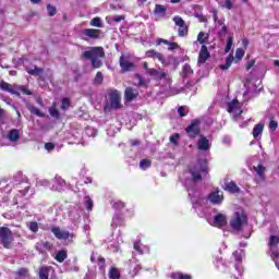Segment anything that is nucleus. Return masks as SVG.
Listing matches in <instances>:
<instances>
[{"label":"nucleus","instance_id":"nucleus-1","mask_svg":"<svg viewBox=\"0 0 279 279\" xmlns=\"http://www.w3.org/2000/svg\"><path fill=\"white\" fill-rule=\"evenodd\" d=\"M106 57V52L104 51V47H88L87 50L83 51L81 54L82 60H88L93 66V69H101L104 65V58Z\"/></svg>","mask_w":279,"mask_h":279},{"label":"nucleus","instance_id":"nucleus-2","mask_svg":"<svg viewBox=\"0 0 279 279\" xmlns=\"http://www.w3.org/2000/svg\"><path fill=\"white\" fill-rule=\"evenodd\" d=\"M190 173L193 180L187 179L184 181L182 177H180L181 182L183 184H193V182H199L202 180V175H206L208 173V161L206 159H199L194 166L190 167Z\"/></svg>","mask_w":279,"mask_h":279},{"label":"nucleus","instance_id":"nucleus-3","mask_svg":"<svg viewBox=\"0 0 279 279\" xmlns=\"http://www.w3.org/2000/svg\"><path fill=\"white\" fill-rule=\"evenodd\" d=\"M15 196L13 197V204L16 206L17 204H25L32 195H34V191L32 186L27 182H20L14 184Z\"/></svg>","mask_w":279,"mask_h":279},{"label":"nucleus","instance_id":"nucleus-4","mask_svg":"<svg viewBox=\"0 0 279 279\" xmlns=\"http://www.w3.org/2000/svg\"><path fill=\"white\" fill-rule=\"evenodd\" d=\"M247 226V215L242 209L235 211L230 220V227L235 232H241L243 228Z\"/></svg>","mask_w":279,"mask_h":279},{"label":"nucleus","instance_id":"nucleus-5","mask_svg":"<svg viewBox=\"0 0 279 279\" xmlns=\"http://www.w3.org/2000/svg\"><path fill=\"white\" fill-rule=\"evenodd\" d=\"M187 193L191 197L193 208L197 213L198 217H206V213H204V209H202V205L204 204L205 199L202 198L193 189H187Z\"/></svg>","mask_w":279,"mask_h":279},{"label":"nucleus","instance_id":"nucleus-6","mask_svg":"<svg viewBox=\"0 0 279 279\" xmlns=\"http://www.w3.org/2000/svg\"><path fill=\"white\" fill-rule=\"evenodd\" d=\"M0 243L7 250L12 247V243H14V236H12V230L7 227H0Z\"/></svg>","mask_w":279,"mask_h":279},{"label":"nucleus","instance_id":"nucleus-7","mask_svg":"<svg viewBox=\"0 0 279 279\" xmlns=\"http://www.w3.org/2000/svg\"><path fill=\"white\" fill-rule=\"evenodd\" d=\"M50 230L56 239H59V241H64L65 243H73V239H75V234L66 230L60 229V227H52Z\"/></svg>","mask_w":279,"mask_h":279},{"label":"nucleus","instance_id":"nucleus-8","mask_svg":"<svg viewBox=\"0 0 279 279\" xmlns=\"http://www.w3.org/2000/svg\"><path fill=\"white\" fill-rule=\"evenodd\" d=\"M227 110L232 116L233 121L239 119L240 114H243V107L239 100L234 99L227 105Z\"/></svg>","mask_w":279,"mask_h":279},{"label":"nucleus","instance_id":"nucleus-9","mask_svg":"<svg viewBox=\"0 0 279 279\" xmlns=\"http://www.w3.org/2000/svg\"><path fill=\"white\" fill-rule=\"evenodd\" d=\"M110 107L114 110L121 108V93L117 89H111L108 93Z\"/></svg>","mask_w":279,"mask_h":279},{"label":"nucleus","instance_id":"nucleus-10","mask_svg":"<svg viewBox=\"0 0 279 279\" xmlns=\"http://www.w3.org/2000/svg\"><path fill=\"white\" fill-rule=\"evenodd\" d=\"M185 132L189 138H197L201 135L199 120H193L190 125L186 126Z\"/></svg>","mask_w":279,"mask_h":279},{"label":"nucleus","instance_id":"nucleus-11","mask_svg":"<svg viewBox=\"0 0 279 279\" xmlns=\"http://www.w3.org/2000/svg\"><path fill=\"white\" fill-rule=\"evenodd\" d=\"M66 189H68L66 181H64L62 177L56 175L52 179L50 191H57L58 193H62V191H66Z\"/></svg>","mask_w":279,"mask_h":279},{"label":"nucleus","instance_id":"nucleus-12","mask_svg":"<svg viewBox=\"0 0 279 279\" xmlns=\"http://www.w3.org/2000/svg\"><path fill=\"white\" fill-rule=\"evenodd\" d=\"M207 199L215 206H221V204H223V192L216 189L208 194Z\"/></svg>","mask_w":279,"mask_h":279},{"label":"nucleus","instance_id":"nucleus-13","mask_svg":"<svg viewBox=\"0 0 279 279\" xmlns=\"http://www.w3.org/2000/svg\"><path fill=\"white\" fill-rule=\"evenodd\" d=\"M99 34H101L100 29L86 28L81 32V36H82L81 38L82 40H87L86 38H92L93 40H97V38H99Z\"/></svg>","mask_w":279,"mask_h":279},{"label":"nucleus","instance_id":"nucleus-14","mask_svg":"<svg viewBox=\"0 0 279 279\" xmlns=\"http://www.w3.org/2000/svg\"><path fill=\"white\" fill-rule=\"evenodd\" d=\"M173 22L179 27V36L184 37L186 34H189V26H186V23L184 20H182V17L174 16Z\"/></svg>","mask_w":279,"mask_h":279},{"label":"nucleus","instance_id":"nucleus-15","mask_svg":"<svg viewBox=\"0 0 279 279\" xmlns=\"http://www.w3.org/2000/svg\"><path fill=\"white\" fill-rule=\"evenodd\" d=\"M121 243H123V238L121 235H117L116 240L108 241V250L117 254V252H121Z\"/></svg>","mask_w":279,"mask_h":279},{"label":"nucleus","instance_id":"nucleus-16","mask_svg":"<svg viewBox=\"0 0 279 279\" xmlns=\"http://www.w3.org/2000/svg\"><path fill=\"white\" fill-rule=\"evenodd\" d=\"M129 265V274L132 278L135 276H138V271L141 269V263H138V259L132 258L128 262Z\"/></svg>","mask_w":279,"mask_h":279},{"label":"nucleus","instance_id":"nucleus-17","mask_svg":"<svg viewBox=\"0 0 279 279\" xmlns=\"http://www.w3.org/2000/svg\"><path fill=\"white\" fill-rule=\"evenodd\" d=\"M243 254H245L243 251L233 252L234 259L236 260V264L234 265V269L238 272V276H243V266L241 264V260L243 258Z\"/></svg>","mask_w":279,"mask_h":279},{"label":"nucleus","instance_id":"nucleus-18","mask_svg":"<svg viewBox=\"0 0 279 279\" xmlns=\"http://www.w3.org/2000/svg\"><path fill=\"white\" fill-rule=\"evenodd\" d=\"M7 141L12 143V145H19V141H21V131L17 129H13L7 133Z\"/></svg>","mask_w":279,"mask_h":279},{"label":"nucleus","instance_id":"nucleus-19","mask_svg":"<svg viewBox=\"0 0 279 279\" xmlns=\"http://www.w3.org/2000/svg\"><path fill=\"white\" fill-rule=\"evenodd\" d=\"M196 147L199 151H208L210 149V141L206 136L199 135Z\"/></svg>","mask_w":279,"mask_h":279},{"label":"nucleus","instance_id":"nucleus-20","mask_svg":"<svg viewBox=\"0 0 279 279\" xmlns=\"http://www.w3.org/2000/svg\"><path fill=\"white\" fill-rule=\"evenodd\" d=\"M210 58V52H208V47L206 45H203L201 48V51L198 53V66H202V64H206V60Z\"/></svg>","mask_w":279,"mask_h":279},{"label":"nucleus","instance_id":"nucleus-21","mask_svg":"<svg viewBox=\"0 0 279 279\" xmlns=\"http://www.w3.org/2000/svg\"><path fill=\"white\" fill-rule=\"evenodd\" d=\"M208 38H210L209 33L199 32L197 39L193 43V46L197 47V45H202V47H204V45H208Z\"/></svg>","mask_w":279,"mask_h":279},{"label":"nucleus","instance_id":"nucleus-22","mask_svg":"<svg viewBox=\"0 0 279 279\" xmlns=\"http://www.w3.org/2000/svg\"><path fill=\"white\" fill-rule=\"evenodd\" d=\"M228 223V217L225 214H217L214 217V226L216 228H223Z\"/></svg>","mask_w":279,"mask_h":279},{"label":"nucleus","instance_id":"nucleus-23","mask_svg":"<svg viewBox=\"0 0 279 279\" xmlns=\"http://www.w3.org/2000/svg\"><path fill=\"white\" fill-rule=\"evenodd\" d=\"M90 262L97 263L100 271H104V269H106V259L101 257L99 254L93 253L90 256Z\"/></svg>","mask_w":279,"mask_h":279},{"label":"nucleus","instance_id":"nucleus-24","mask_svg":"<svg viewBox=\"0 0 279 279\" xmlns=\"http://www.w3.org/2000/svg\"><path fill=\"white\" fill-rule=\"evenodd\" d=\"M146 73L154 80H165V77H167V73H165L163 71H158L156 69H147Z\"/></svg>","mask_w":279,"mask_h":279},{"label":"nucleus","instance_id":"nucleus-25","mask_svg":"<svg viewBox=\"0 0 279 279\" xmlns=\"http://www.w3.org/2000/svg\"><path fill=\"white\" fill-rule=\"evenodd\" d=\"M254 169L256 171L255 182H257V184L265 182V167H263V165H258L257 167H254Z\"/></svg>","mask_w":279,"mask_h":279},{"label":"nucleus","instance_id":"nucleus-26","mask_svg":"<svg viewBox=\"0 0 279 279\" xmlns=\"http://www.w3.org/2000/svg\"><path fill=\"white\" fill-rule=\"evenodd\" d=\"M146 58H151L153 60H158L161 62V64H165V58L162 57V53L156 51V50H148L145 53Z\"/></svg>","mask_w":279,"mask_h":279},{"label":"nucleus","instance_id":"nucleus-27","mask_svg":"<svg viewBox=\"0 0 279 279\" xmlns=\"http://www.w3.org/2000/svg\"><path fill=\"white\" fill-rule=\"evenodd\" d=\"M120 66H121L122 71L128 72V71L133 70L134 63L130 62V60H128V58L121 56L120 57Z\"/></svg>","mask_w":279,"mask_h":279},{"label":"nucleus","instance_id":"nucleus-28","mask_svg":"<svg viewBox=\"0 0 279 279\" xmlns=\"http://www.w3.org/2000/svg\"><path fill=\"white\" fill-rule=\"evenodd\" d=\"M124 97L126 101H134L138 97V90L132 87H128L124 92Z\"/></svg>","mask_w":279,"mask_h":279},{"label":"nucleus","instance_id":"nucleus-29","mask_svg":"<svg viewBox=\"0 0 279 279\" xmlns=\"http://www.w3.org/2000/svg\"><path fill=\"white\" fill-rule=\"evenodd\" d=\"M222 189L225 191H228L229 193H239L241 191V189H239V185H236V183H234V181L225 183L222 185Z\"/></svg>","mask_w":279,"mask_h":279},{"label":"nucleus","instance_id":"nucleus-30","mask_svg":"<svg viewBox=\"0 0 279 279\" xmlns=\"http://www.w3.org/2000/svg\"><path fill=\"white\" fill-rule=\"evenodd\" d=\"M0 90H4L5 93H10L11 95H21L19 92L12 88V86L5 81L0 82Z\"/></svg>","mask_w":279,"mask_h":279},{"label":"nucleus","instance_id":"nucleus-31","mask_svg":"<svg viewBox=\"0 0 279 279\" xmlns=\"http://www.w3.org/2000/svg\"><path fill=\"white\" fill-rule=\"evenodd\" d=\"M69 217L71 221H80V219H82V209H72Z\"/></svg>","mask_w":279,"mask_h":279},{"label":"nucleus","instance_id":"nucleus-32","mask_svg":"<svg viewBox=\"0 0 279 279\" xmlns=\"http://www.w3.org/2000/svg\"><path fill=\"white\" fill-rule=\"evenodd\" d=\"M134 251L138 252V254H145V252H149V247L143 246V244H141V240H137L134 242Z\"/></svg>","mask_w":279,"mask_h":279},{"label":"nucleus","instance_id":"nucleus-33","mask_svg":"<svg viewBox=\"0 0 279 279\" xmlns=\"http://www.w3.org/2000/svg\"><path fill=\"white\" fill-rule=\"evenodd\" d=\"M133 84L135 86H147V82L145 81V78H143L141 74H135L133 76Z\"/></svg>","mask_w":279,"mask_h":279},{"label":"nucleus","instance_id":"nucleus-34","mask_svg":"<svg viewBox=\"0 0 279 279\" xmlns=\"http://www.w3.org/2000/svg\"><path fill=\"white\" fill-rule=\"evenodd\" d=\"M109 279H121V270L117 267H111L109 269Z\"/></svg>","mask_w":279,"mask_h":279},{"label":"nucleus","instance_id":"nucleus-35","mask_svg":"<svg viewBox=\"0 0 279 279\" xmlns=\"http://www.w3.org/2000/svg\"><path fill=\"white\" fill-rule=\"evenodd\" d=\"M66 257H68L66 251H65V250H61V251H59V252L56 254L54 259H56L58 263H64V260H66Z\"/></svg>","mask_w":279,"mask_h":279},{"label":"nucleus","instance_id":"nucleus-36","mask_svg":"<svg viewBox=\"0 0 279 279\" xmlns=\"http://www.w3.org/2000/svg\"><path fill=\"white\" fill-rule=\"evenodd\" d=\"M155 14H157V16H165L167 14V8L162 4H156Z\"/></svg>","mask_w":279,"mask_h":279},{"label":"nucleus","instance_id":"nucleus-37","mask_svg":"<svg viewBox=\"0 0 279 279\" xmlns=\"http://www.w3.org/2000/svg\"><path fill=\"white\" fill-rule=\"evenodd\" d=\"M39 278L40 279H49V267H47V266L40 267Z\"/></svg>","mask_w":279,"mask_h":279},{"label":"nucleus","instance_id":"nucleus-38","mask_svg":"<svg viewBox=\"0 0 279 279\" xmlns=\"http://www.w3.org/2000/svg\"><path fill=\"white\" fill-rule=\"evenodd\" d=\"M232 62H234V58L230 56L227 57L226 64L220 65L221 71H228L229 66H232Z\"/></svg>","mask_w":279,"mask_h":279},{"label":"nucleus","instance_id":"nucleus-39","mask_svg":"<svg viewBox=\"0 0 279 279\" xmlns=\"http://www.w3.org/2000/svg\"><path fill=\"white\" fill-rule=\"evenodd\" d=\"M84 204L88 211L93 210L94 202L93 198H90V196L87 195L84 197Z\"/></svg>","mask_w":279,"mask_h":279},{"label":"nucleus","instance_id":"nucleus-40","mask_svg":"<svg viewBox=\"0 0 279 279\" xmlns=\"http://www.w3.org/2000/svg\"><path fill=\"white\" fill-rule=\"evenodd\" d=\"M263 134V124H256L253 129V136L254 138H258Z\"/></svg>","mask_w":279,"mask_h":279},{"label":"nucleus","instance_id":"nucleus-41","mask_svg":"<svg viewBox=\"0 0 279 279\" xmlns=\"http://www.w3.org/2000/svg\"><path fill=\"white\" fill-rule=\"evenodd\" d=\"M111 205L114 210H123V208H125V203L121 201H113L111 202Z\"/></svg>","mask_w":279,"mask_h":279},{"label":"nucleus","instance_id":"nucleus-42","mask_svg":"<svg viewBox=\"0 0 279 279\" xmlns=\"http://www.w3.org/2000/svg\"><path fill=\"white\" fill-rule=\"evenodd\" d=\"M140 167L143 169V171L149 169L151 167V160H149V159H142L140 161Z\"/></svg>","mask_w":279,"mask_h":279},{"label":"nucleus","instance_id":"nucleus-43","mask_svg":"<svg viewBox=\"0 0 279 279\" xmlns=\"http://www.w3.org/2000/svg\"><path fill=\"white\" fill-rule=\"evenodd\" d=\"M49 114L53 119H60V111H58V109L56 108V105L49 108Z\"/></svg>","mask_w":279,"mask_h":279},{"label":"nucleus","instance_id":"nucleus-44","mask_svg":"<svg viewBox=\"0 0 279 279\" xmlns=\"http://www.w3.org/2000/svg\"><path fill=\"white\" fill-rule=\"evenodd\" d=\"M191 75H193V69H191V65H183V77H191Z\"/></svg>","mask_w":279,"mask_h":279},{"label":"nucleus","instance_id":"nucleus-45","mask_svg":"<svg viewBox=\"0 0 279 279\" xmlns=\"http://www.w3.org/2000/svg\"><path fill=\"white\" fill-rule=\"evenodd\" d=\"M171 278H172V279H191V276L184 275V274H182V272H173V274L171 275Z\"/></svg>","mask_w":279,"mask_h":279},{"label":"nucleus","instance_id":"nucleus-46","mask_svg":"<svg viewBox=\"0 0 279 279\" xmlns=\"http://www.w3.org/2000/svg\"><path fill=\"white\" fill-rule=\"evenodd\" d=\"M89 25H92V27H101V17H94Z\"/></svg>","mask_w":279,"mask_h":279},{"label":"nucleus","instance_id":"nucleus-47","mask_svg":"<svg viewBox=\"0 0 279 279\" xmlns=\"http://www.w3.org/2000/svg\"><path fill=\"white\" fill-rule=\"evenodd\" d=\"M27 73L29 75H40V73H43V69L40 68L27 69Z\"/></svg>","mask_w":279,"mask_h":279},{"label":"nucleus","instance_id":"nucleus-48","mask_svg":"<svg viewBox=\"0 0 279 279\" xmlns=\"http://www.w3.org/2000/svg\"><path fill=\"white\" fill-rule=\"evenodd\" d=\"M85 134H86V136L95 137V135L97 134V130L88 126L85 129Z\"/></svg>","mask_w":279,"mask_h":279},{"label":"nucleus","instance_id":"nucleus-49","mask_svg":"<svg viewBox=\"0 0 279 279\" xmlns=\"http://www.w3.org/2000/svg\"><path fill=\"white\" fill-rule=\"evenodd\" d=\"M269 130L272 132H276V130H278V122L274 120V118H270Z\"/></svg>","mask_w":279,"mask_h":279},{"label":"nucleus","instance_id":"nucleus-50","mask_svg":"<svg viewBox=\"0 0 279 279\" xmlns=\"http://www.w3.org/2000/svg\"><path fill=\"white\" fill-rule=\"evenodd\" d=\"M123 223V219H121V216L116 215L112 219L113 226H121Z\"/></svg>","mask_w":279,"mask_h":279},{"label":"nucleus","instance_id":"nucleus-51","mask_svg":"<svg viewBox=\"0 0 279 279\" xmlns=\"http://www.w3.org/2000/svg\"><path fill=\"white\" fill-rule=\"evenodd\" d=\"M94 82H95V84H102V82H104V73L97 72Z\"/></svg>","mask_w":279,"mask_h":279},{"label":"nucleus","instance_id":"nucleus-52","mask_svg":"<svg viewBox=\"0 0 279 279\" xmlns=\"http://www.w3.org/2000/svg\"><path fill=\"white\" fill-rule=\"evenodd\" d=\"M70 106H71V100H69V98H63L61 102L62 110L69 109Z\"/></svg>","mask_w":279,"mask_h":279},{"label":"nucleus","instance_id":"nucleus-53","mask_svg":"<svg viewBox=\"0 0 279 279\" xmlns=\"http://www.w3.org/2000/svg\"><path fill=\"white\" fill-rule=\"evenodd\" d=\"M232 43H233L232 37H229V38L227 39V45H226V48H225V52H226V53H229V52H230V49H232Z\"/></svg>","mask_w":279,"mask_h":279},{"label":"nucleus","instance_id":"nucleus-54","mask_svg":"<svg viewBox=\"0 0 279 279\" xmlns=\"http://www.w3.org/2000/svg\"><path fill=\"white\" fill-rule=\"evenodd\" d=\"M28 228L31 232H38V222L36 221L29 222Z\"/></svg>","mask_w":279,"mask_h":279},{"label":"nucleus","instance_id":"nucleus-55","mask_svg":"<svg viewBox=\"0 0 279 279\" xmlns=\"http://www.w3.org/2000/svg\"><path fill=\"white\" fill-rule=\"evenodd\" d=\"M243 56H245V50H243L241 48H238L236 51H235V58L238 60H242Z\"/></svg>","mask_w":279,"mask_h":279},{"label":"nucleus","instance_id":"nucleus-56","mask_svg":"<svg viewBox=\"0 0 279 279\" xmlns=\"http://www.w3.org/2000/svg\"><path fill=\"white\" fill-rule=\"evenodd\" d=\"M47 11H48V14L49 16H56V7L51 5V4H48L47 5Z\"/></svg>","mask_w":279,"mask_h":279},{"label":"nucleus","instance_id":"nucleus-57","mask_svg":"<svg viewBox=\"0 0 279 279\" xmlns=\"http://www.w3.org/2000/svg\"><path fill=\"white\" fill-rule=\"evenodd\" d=\"M35 247L37 252H40L43 254L45 252V242H37Z\"/></svg>","mask_w":279,"mask_h":279},{"label":"nucleus","instance_id":"nucleus-58","mask_svg":"<svg viewBox=\"0 0 279 279\" xmlns=\"http://www.w3.org/2000/svg\"><path fill=\"white\" fill-rule=\"evenodd\" d=\"M40 186H45L46 189H51V182L47 179H43L39 181Z\"/></svg>","mask_w":279,"mask_h":279},{"label":"nucleus","instance_id":"nucleus-59","mask_svg":"<svg viewBox=\"0 0 279 279\" xmlns=\"http://www.w3.org/2000/svg\"><path fill=\"white\" fill-rule=\"evenodd\" d=\"M226 34H228V26H220V28L218 29V36H226Z\"/></svg>","mask_w":279,"mask_h":279},{"label":"nucleus","instance_id":"nucleus-60","mask_svg":"<svg viewBox=\"0 0 279 279\" xmlns=\"http://www.w3.org/2000/svg\"><path fill=\"white\" fill-rule=\"evenodd\" d=\"M178 141H180V134L179 133L170 136V143H172L173 145H178Z\"/></svg>","mask_w":279,"mask_h":279},{"label":"nucleus","instance_id":"nucleus-61","mask_svg":"<svg viewBox=\"0 0 279 279\" xmlns=\"http://www.w3.org/2000/svg\"><path fill=\"white\" fill-rule=\"evenodd\" d=\"M45 149H46L47 151H53V149H56V144H54V143H51V142L46 143V144H45Z\"/></svg>","mask_w":279,"mask_h":279},{"label":"nucleus","instance_id":"nucleus-62","mask_svg":"<svg viewBox=\"0 0 279 279\" xmlns=\"http://www.w3.org/2000/svg\"><path fill=\"white\" fill-rule=\"evenodd\" d=\"M174 49H180V46L177 43H169L168 44V51H174Z\"/></svg>","mask_w":279,"mask_h":279},{"label":"nucleus","instance_id":"nucleus-63","mask_svg":"<svg viewBox=\"0 0 279 279\" xmlns=\"http://www.w3.org/2000/svg\"><path fill=\"white\" fill-rule=\"evenodd\" d=\"M32 113H33V114H36V117H45V113H44L40 109H38V108H36V107H34V108L32 109Z\"/></svg>","mask_w":279,"mask_h":279},{"label":"nucleus","instance_id":"nucleus-64","mask_svg":"<svg viewBox=\"0 0 279 279\" xmlns=\"http://www.w3.org/2000/svg\"><path fill=\"white\" fill-rule=\"evenodd\" d=\"M17 89L22 92L23 95H32V90L27 89L25 86H20Z\"/></svg>","mask_w":279,"mask_h":279}]
</instances>
